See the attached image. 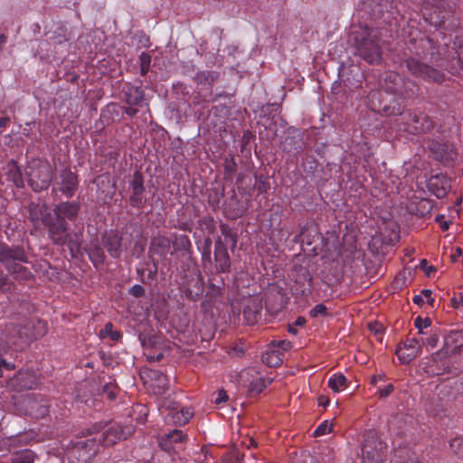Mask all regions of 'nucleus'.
Instances as JSON below:
<instances>
[{
	"label": "nucleus",
	"mask_w": 463,
	"mask_h": 463,
	"mask_svg": "<svg viewBox=\"0 0 463 463\" xmlns=\"http://www.w3.org/2000/svg\"><path fill=\"white\" fill-rule=\"evenodd\" d=\"M393 390H394V387L391 383L384 386L383 388H380L378 391L379 397L382 399L386 398L393 392Z\"/></svg>",
	"instance_id": "54"
},
{
	"label": "nucleus",
	"mask_w": 463,
	"mask_h": 463,
	"mask_svg": "<svg viewBox=\"0 0 463 463\" xmlns=\"http://www.w3.org/2000/svg\"><path fill=\"white\" fill-rule=\"evenodd\" d=\"M122 240V236L118 232L114 231H110L102 236L104 247L114 259H118L121 256L123 250Z\"/></svg>",
	"instance_id": "20"
},
{
	"label": "nucleus",
	"mask_w": 463,
	"mask_h": 463,
	"mask_svg": "<svg viewBox=\"0 0 463 463\" xmlns=\"http://www.w3.org/2000/svg\"><path fill=\"white\" fill-rule=\"evenodd\" d=\"M14 332H16V326L13 324H7L4 328L0 327V355L11 346L19 347L18 344H14L11 341Z\"/></svg>",
	"instance_id": "26"
},
{
	"label": "nucleus",
	"mask_w": 463,
	"mask_h": 463,
	"mask_svg": "<svg viewBox=\"0 0 463 463\" xmlns=\"http://www.w3.org/2000/svg\"><path fill=\"white\" fill-rule=\"evenodd\" d=\"M151 390L155 395L162 396L168 390L169 380L167 376L158 371L152 372Z\"/></svg>",
	"instance_id": "25"
},
{
	"label": "nucleus",
	"mask_w": 463,
	"mask_h": 463,
	"mask_svg": "<svg viewBox=\"0 0 463 463\" xmlns=\"http://www.w3.org/2000/svg\"><path fill=\"white\" fill-rule=\"evenodd\" d=\"M228 401V394L224 390H220L217 393L216 398L214 399V402L216 404H221Z\"/></svg>",
	"instance_id": "57"
},
{
	"label": "nucleus",
	"mask_w": 463,
	"mask_h": 463,
	"mask_svg": "<svg viewBox=\"0 0 463 463\" xmlns=\"http://www.w3.org/2000/svg\"><path fill=\"white\" fill-rule=\"evenodd\" d=\"M100 336H109L112 341L116 342L119 340L121 334L118 331L113 330V325L111 323H107L104 328L100 330Z\"/></svg>",
	"instance_id": "39"
},
{
	"label": "nucleus",
	"mask_w": 463,
	"mask_h": 463,
	"mask_svg": "<svg viewBox=\"0 0 463 463\" xmlns=\"http://www.w3.org/2000/svg\"><path fill=\"white\" fill-rule=\"evenodd\" d=\"M331 431H332V424L329 423L327 420H324L314 430L313 436L319 437V436L328 434Z\"/></svg>",
	"instance_id": "44"
},
{
	"label": "nucleus",
	"mask_w": 463,
	"mask_h": 463,
	"mask_svg": "<svg viewBox=\"0 0 463 463\" xmlns=\"http://www.w3.org/2000/svg\"><path fill=\"white\" fill-rule=\"evenodd\" d=\"M172 244L174 250L171 254L177 251H183L184 254L190 255L192 252V243L187 235L175 234Z\"/></svg>",
	"instance_id": "29"
},
{
	"label": "nucleus",
	"mask_w": 463,
	"mask_h": 463,
	"mask_svg": "<svg viewBox=\"0 0 463 463\" xmlns=\"http://www.w3.org/2000/svg\"><path fill=\"white\" fill-rule=\"evenodd\" d=\"M317 403H318V406L326 408L330 403V400L328 397H326L325 395H320L317 399Z\"/></svg>",
	"instance_id": "61"
},
{
	"label": "nucleus",
	"mask_w": 463,
	"mask_h": 463,
	"mask_svg": "<svg viewBox=\"0 0 463 463\" xmlns=\"http://www.w3.org/2000/svg\"><path fill=\"white\" fill-rule=\"evenodd\" d=\"M14 261L28 262L24 248L0 242V262L6 266L14 279L22 281H29L33 279V273L26 267Z\"/></svg>",
	"instance_id": "5"
},
{
	"label": "nucleus",
	"mask_w": 463,
	"mask_h": 463,
	"mask_svg": "<svg viewBox=\"0 0 463 463\" xmlns=\"http://www.w3.org/2000/svg\"><path fill=\"white\" fill-rule=\"evenodd\" d=\"M420 93L418 84L408 77L392 71H385L379 80V88L367 96L368 107L384 116L402 112L399 99H414Z\"/></svg>",
	"instance_id": "1"
},
{
	"label": "nucleus",
	"mask_w": 463,
	"mask_h": 463,
	"mask_svg": "<svg viewBox=\"0 0 463 463\" xmlns=\"http://www.w3.org/2000/svg\"><path fill=\"white\" fill-rule=\"evenodd\" d=\"M80 210V202L64 201L54 204L52 213H45L43 216V224L47 229L49 239L54 245H67L71 251L80 247L78 240L70 232L68 222L77 219Z\"/></svg>",
	"instance_id": "2"
},
{
	"label": "nucleus",
	"mask_w": 463,
	"mask_h": 463,
	"mask_svg": "<svg viewBox=\"0 0 463 463\" xmlns=\"http://www.w3.org/2000/svg\"><path fill=\"white\" fill-rule=\"evenodd\" d=\"M129 186L131 188V194L128 199L129 205L136 209H142L146 204V199L144 198L146 188L144 176L140 171L134 172Z\"/></svg>",
	"instance_id": "14"
},
{
	"label": "nucleus",
	"mask_w": 463,
	"mask_h": 463,
	"mask_svg": "<svg viewBox=\"0 0 463 463\" xmlns=\"http://www.w3.org/2000/svg\"><path fill=\"white\" fill-rule=\"evenodd\" d=\"M94 447L95 441L93 439H80L72 444L67 455L69 458H74L80 462L86 463L95 455Z\"/></svg>",
	"instance_id": "15"
},
{
	"label": "nucleus",
	"mask_w": 463,
	"mask_h": 463,
	"mask_svg": "<svg viewBox=\"0 0 463 463\" xmlns=\"http://www.w3.org/2000/svg\"><path fill=\"white\" fill-rule=\"evenodd\" d=\"M194 416V411L190 407H183L172 412H168L165 416V421L177 426H183L189 422Z\"/></svg>",
	"instance_id": "22"
},
{
	"label": "nucleus",
	"mask_w": 463,
	"mask_h": 463,
	"mask_svg": "<svg viewBox=\"0 0 463 463\" xmlns=\"http://www.w3.org/2000/svg\"><path fill=\"white\" fill-rule=\"evenodd\" d=\"M0 365L1 367H5L6 370H14L15 368L14 364L12 363L6 362L5 359H0Z\"/></svg>",
	"instance_id": "64"
},
{
	"label": "nucleus",
	"mask_w": 463,
	"mask_h": 463,
	"mask_svg": "<svg viewBox=\"0 0 463 463\" xmlns=\"http://www.w3.org/2000/svg\"><path fill=\"white\" fill-rule=\"evenodd\" d=\"M38 384V377L33 372L19 371L12 380V385L18 391L32 390Z\"/></svg>",
	"instance_id": "21"
},
{
	"label": "nucleus",
	"mask_w": 463,
	"mask_h": 463,
	"mask_svg": "<svg viewBox=\"0 0 463 463\" xmlns=\"http://www.w3.org/2000/svg\"><path fill=\"white\" fill-rule=\"evenodd\" d=\"M29 212V219L33 222H36L39 220L43 222V216H44L45 213H49L47 211V205L44 203L42 206L36 203L32 202L28 206Z\"/></svg>",
	"instance_id": "34"
},
{
	"label": "nucleus",
	"mask_w": 463,
	"mask_h": 463,
	"mask_svg": "<svg viewBox=\"0 0 463 463\" xmlns=\"http://www.w3.org/2000/svg\"><path fill=\"white\" fill-rule=\"evenodd\" d=\"M262 306L260 301L250 299L243 308V317L248 325H254L260 317Z\"/></svg>",
	"instance_id": "23"
},
{
	"label": "nucleus",
	"mask_w": 463,
	"mask_h": 463,
	"mask_svg": "<svg viewBox=\"0 0 463 463\" xmlns=\"http://www.w3.org/2000/svg\"><path fill=\"white\" fill-rule=\"evenodd\" d=\"M102 393L108 400L114 401L117 397L118 387L111 383H106L102 388Z\"/></svg>",
	"instance_id": "43"
},
{
	"label": "nucleus",
	"mask_w": 463,
	"mask_h": 463,
	"mask_svg": "<svg viewBox=\"0 0 463 463\" xmlns=\"http://www.w3.org/2000/svg\"><path fill=\"white\" fill-rule=\"evenodd\" d=\"M28 184L36 193L46 190L52 183L53 172L48 162H37L29 166Z\"/></svg>",
	"instance_id": "9"
},
{
	"label": "nucleus",
	"mask_w": 463,
	"mask_h": 463,
	"mask_svg": "<svg viewBox=\"0 0 463 463\" xmlns=\"http://www.w3.org/2000/svg\"><path fill=\"white\" fill-rule=\"evenodd\" d=\"M172 241L165 236L154 237L151 241L150 250L161 257L166 256L170 251Z\"/></svg>",
	"instance_id": "27"
},
{
	"label": "nucleus",
	"mask_w": 463,
	"mask_h": 463,
	"mask_svg": "<svg viewBox=\"0 0 463 463\" xmlns=\"http://www.w3.org/2000/svg\"><path fill=\"white\" fill-rule=\"evenodd\" d=\"M449 446L458 458H463V438H455L451 439Z\"/></svg>",
	"instance_id": "42"
},
{
	"label": "nucleus",
	"mask_w": 463,
	"mask_h": 463,
	"mask_svg": "<svg viewBox=\"0 0 463 463\" xmlns=\"http://www.w3.org/2000/svg\"><path fill=\"white\" fill-rule=\"evenodd\" d=\"M151 63V56L146 52L140 55V73L142 76L147 74Z\"/></svg>",
	"instance_id": "45"
},
{
	"label": "nucleus",
	"mask_w": 463,
	"mask_h": 463,
	"mask_svg": "<svg viewBox=\"0 0 463 463\" xmlns=\"http://www.w3.org/2000/svg\"><path fill=\"white\" fill-rule=\"evenodd\" d=\"M203 292V279L200 271L196 270L195 278H193L184 288V294L190 300H197Z\"/></svg>",
	"instance_id": "24"
},
{
	"label": "nucleus",
	"mask_w": 463,
	"mask_h": 463,
	"mask_svg": "<svg viewBox=\"0 0 463 463\" xmlns=\"http://www.w3.org/2000/svg\"><path fill=\"white\" fill-rule=\"evenodd\" d=\"M86 251L88 253L90 260L96 268H99V266L103 265L106 256L103 248L100 245H99L98 242L91 243L89 249H86Z\"/></svg>",
	"instance_id": "28"
},
{
	"label": "nucleus",
	"mask_w": 463,
	"mask_h": 463,
	"mask_svg": "<svg viewBox=\"0 0 463 463\" xmlns=\"http://www.w3.org/2000/svg\"><path fill=\"white\" fill-rule=\"evenodd\" d=\"M55 186L68 199L74 196L79 187L78 175L70 168L61 169L55 179Z\"/></svg>",
	"instance_id": "13"
},
{
	"label": "nucleus",
	"mask_w": 463,
	"mask_h": 463,
	"mask_svg": "<svg viewBox=\"0 0 463 463\" xmlns=\"http://www.w3.org/2000/svg\"><path fill=\"white\" fill-rule=\"evenodd\" d=\"M219 78V73L213 71H198L194 76V80L197 85L202 88H211L213 82Z\"/></svg>",
	"instance_id": "30"
},
{
	"label": "nucleus",
	"mask_w": 463,
	"mask_h": 463,
	"mask_svg": "<svg viewBox=\"0 0 463 463\" xmlns=\"http://www.w3.org/2000/svg\"><path fill=\"white\" fill-rule=\"evenodd\" d=\"M186 440V436L180 430H173L169 433L161 435L158 438V446L159 448L167 452H176L180 449Z\"/></svg>",
	"instance_id": "16"
},
{
	"label": "nucleus",
	"mask_w": 463,
	"mask_h": 463,
	"mask_svg": "<svg viewBox=\"0 0 463 463\" xmlns=\"http://www.w3.org/2000/svg\"><path fill=\"white\" fill-rule=\"evenodd\" d=\"M223 168H224V178L225 179H232L233 175L237 170V164L235 162L234 156H230L225 157L224 163H223Z\"/></svg>",
	"instance_id": "37"
},
{
	"label": "nucleus",
	"mask_w": 463,
	"mask_h": 463,
	"mask_svg": "<svg viewBox=\"0 0 463 463\" xmlns=\"http://www.w3.org/2000/svg\"><path fill=\"white\" fill-rule=\"evenodd\" d=\"M328 315L327 307L324 304H317L309 311L311 317H326Z\"/></svg>",
	"instance_id": "47"
},
{
	"label": "nucleus",
	"mask_w": 463,
	"mask_h": 463,
	"mask_svg": "<svg viewBox=\"0 0 463 463\" xmlns=\"http://www.w3.org/2000/svg\"><path fill=\"white\" fill-rule=\"evenodd\" d=\"M269 189V184L266 180H260L257 184V191L259 194H264Z\"/></svg>",
	"instance_id": "58"
},
{
	"label": "nucleus",
	"mask_w": 463,
	"mask_h": 463,
	"mask_svg": "<svg viewBox=\"0 0 463 463\" xmlns=\"http://www.w3.org/2000/svg\"><path fill=\"white\" fill-rule=\"evenodd\" d=\"M129 294L135 298H141L145 295V288L141 285L136 284L130 288Z\"/></svg>",
	"instance_id": "51"
},
{
	"label": "nucleus",
	"mask_w": 463,
	"mask_h": 463,
	"mask_svg": "<svg viewBox=\"0 0 463 463\" xmlns=\"http://www.w3.org/2000/svg\"><path fill=\"white\" fill-rule=\"evenodd\" d=\"M420 268L426 271V274L430 277L431 271H436V269L433 266H428V261L426 260H422L420 261Z\"/></svg>",
	"instance_id": "60"
},
{
	"label": "nucleus",
	"mask_w": 463,
	"mask_h": 463,
	"mask_svg": "<svg viewBox=\"0 0 463 463\" xmlns=\"http://www.w3.org/2000/svg\"><path fill=\"white\" fill-rule=\"evenodd\" d=\"M451 259L454 262H458L463 267V250H461V248L457 247L456 249H454L451 254Z\"/></svg>",
	"instance_id": "53"
},
{
	"label": "nucleus",
	"mask_w": 463,
	"mask_h": 463,
	"mask_svg": "<svg viewBox=\"0 0 463 463\" xmlns=\"http://www.w3.org/2000/svg\"><path fill=\"white\" fill-rule=\"evenodd\" d=\"M271 383L270 380H266L264 378H258L253 380L249 386V391L255 394H260L263 390L267 388V386Z\"/></svg>",
	"instance_id": "38"
},
{
	"label": "nucleus",
	"mask_w": 463,
	"mask_h": 463,
	"mask_svg": "<svg viewBox=\"0 0 463 463\" xmlns=\"http://www.w3.org/2000/svg\"><path fill=\"white\" fill-rule=\"evenodd\" d=\"M14 182L17 187H22L24 185V181L20 172L14 175Z\"/></svg>",
	"instance_id": "62"
},
{
	"label": "nucleus",
	"mask_w": 463,
	"mask_h": 463,
	"mask_svg": "<svg viewBox=\"0 0 463 463\" xmlns=\"http://www.w3.org/2000/svg\"><path fill=\"white\" fill-rule=\"evenodd\" d=\"M200 224L204 226L208 232L213 233L215 230V222L211 216H203L200 220Z\"/></svg>",
	"instance_id": "48"
},
{
	"label": "nucleus",
	"mask_w": 463,
	"mask_h": 463,
	"mask_svg": "<svg viewBox=\"0 0 463 463\" xmlns=\"http://www.w3.org/2000/svg\"><path fill=\"white\" fill-rule=\"evenodd\" d=\"M386 449V444L375 431H366L361 448L362 463H380Z\"/></svg>",
	"instance_id": "6"
},
{
	"label": "nucleus",
	"mask_w": 463,
	"mask_h": 463,
	"mask_svg": "<svg viewBox=\"0 0 463 463\" xmlns=\"http://www.w3.org/2000/svg\"><path fill=\"white\" fill-rule=\"evenodd\" d=\"M357 54L366 62L373 64L382 61V47L380 33L376 29L361 28L354 35Z\"/></svg>",
	"instance_id": "3"
},
{
	"label": "nucleus",
	"mask_w": 463,
	"mask_h": 463,
	"mask_svg": "<svg viewBox=\"0 0 463 463\" xmlns=\"http://www.w3.org/2000/svg\"><path fill=\"white\" fill-rule=\"evenodd\" d=\"M122 93L125 102L129 106L147 107L149 100L146 99L142 85L126 83L123 86Z\"/></svg>",
	"instance_id": "17"
},
{
	"label": "nucleus",
	"mask_w": 463,
	"mask_h": 463,
	"mask_svg": "<svg viewBox=\"0 0 463 463\" xmlns=\"http://www.w3.org/2000/svg\"><path fill=\"white\" fill-rule=\"evenodd\" d=\"M405 65L413 76L422 79L428 82H442L444 80V74L441 71L421 62L416 58L410 57L406 59Z\"/></svg>",
	"instance_id": "10"
},
{
	"label": "nucleus",
	"mask_w": 463,
	"mask_h": 463,
	"mask_svg": "<svg viewBox=\"0 0 463 463\" xmlns=\"http://www.w3.org/2000/svg\"><path fill=\"white\" fill-rule=\"evenodd\" d=\"M439 339V335L437 333H433L429 337H427L426 340H424V345L430 348H434L437 346Z\"/></svg>",
	"instance_id": "52"
},
{
	"label": "nucleus",
	"mask_w": 463,
	"mask_h": 463,
	"mask_svg": "<svg viewBox=\"0 0 463 463\" xmlns=\"http://www.w3.org/2000/svg\"><path fill=\"white\" fill-rule=\"evenodd\" d=\"M36 456L30 449H24L14 453L11 463H33Z\"/></svg>",
	"instance_id": "35"
},
{
	"label": "nucleus",
	"mask_w": 463,
	"mask_h": 463,
	"mask_svg": "<svg viewBox=\"0 0 463 463\" xmlns=\"http://www.w3.org/2000/svg\"><path fill=\"white\" fill-rule=\"evenodd\" d=\"M429 192L438 199L447 196L450 187L449 179L443 175H431L427 183Z\"/></svg>",
	"instance_id": "19"
},
{
	"label": "nucleus",
	"mask_w": 463,
	"mask_h": 463,
	"mask_svg": "<svg viewBox=\"0 0 463 463\" xmlns=\"http://www.w3.org/2000/svg\"><path fill=\"white\" fill-rule=\"evenodd\" d=\"M424 298L427 299L428 304H433L434 298L431 297V291L430 289H423L420 295H415L412 298V302L420 306L424 303Z\"/></svg>",
	"instance_id": "40"
},
{
	"label": "nucleus",
	"mask_w": 463,
	"mask_h": 463,
	"mask_svg": "<svg viewBox=\"0 0 463 463\" xmlns=\"http://www.w3.org/2000/svg\"><path fill=\"white\" fill-rule=\"evenodd\" d=\"M423 345V338H407L397 345L395 354L402 364H409L420 354Z\"/></svg>",
	"instance_id": "12"
},
{
	"label": "nucleus",
	"mask_w": 463,
	"mask_h": 463,
	"mask_svg": "<svg viewBox=\"0 0 463 463\" xmlns=\"http://www.w3.org/2000/svg\"><path fill=\"white\" fill-rule=\"evenodd\" d=\"M461 348H463V330L450 331L444 338L443 347L431 354L433 364L430 366L429 372L436 375L449 373L447 358L458 353Z\"/></svg>",
	"instance_id": "4"
},
{
	"label": "nucleus",
	"mask_w": 463,
	"mask_h": 463,
	"mask_svg": "<svg viewBox=\"0 0 463 463\" xmlns=\"http://www.w3.org/2000/svg\"><path fill=\"white\" fill-rule=\"evenodd\" d=\"M222 241L226 245V248L230 247L232 251L234 250L237 245V234L234 232L228 224L222 223L220 225Z\"/></svg>",
	"instance_id": "32"
},
{
	"label": "nucleus",
	"mask_w": 463,
	"mask_h": 463,
	"mask_svg": "<svg viewBox=\"0 0 463 463\" xmlns=\"http://www.w3.org/2000/svg\"><path fill=\"white\" fill-rule=\"evenodd\" d=\"M435 222L439 223L440 229L442 231H448L450 224H451V222L450 221H446L445 220V215L444 214H438L436 215L435 217Z\"/></svg>",
	"instance_id": "49"
},
{
	"label": "nucleus",
	"mask_w": 463,
	"mask_h": 463,
	"mask_svg": "<svg viewBox=\"0 0 463 463\" xmlns=\"http://www.w3.org/2000/svg\"><path fill=\"white\" fill-rule=\"evenodd\" d=\"M284 358V353L279 350L269 348L262 355V362L269 367L279 366Z\"/></svg>",
	"instance_id": "31"
},
{
	"label": "nucleus",
	"mask_w": 463,
	"mask_h": 463,
	"mask_svg": "<svg viewBox=\"0 0 463 463\" xmlns=\"http://www.w3.org/2000/svg\"><path fill=\"white\" fill-rule=\"evenodd\" d=\"M27 326H33V331L22 332L21 329L16 328V332H14V335L11 336L12 343L18 344L20 348L24 345H28L33 340L45 335L48 331L47 323L41 319L30 318V321H27Z\"/></svg>",
	"instance_id": "11"
},
{
	"label": "nucleus",
	"mask_w": 463,
	"mask_h": 463,
	"mask_svg": "<svg viewBox=\"0 0 463 463\" xmlns=\"http://www.w3.org/2000/svg\"><path fill=\"white\" fill-rule=\"evenodd\" d=\"M395 116L401 117L402 123H404V131L411 134L426 133L434 128V122L430 117L416 110H404L402 105V112Z\"/></svg>",
	"instance_id": "7"
},
{
	"label": "nucleus",
	"mask_w": 463,
	"mask_h": 463,
	"mask_svg": "<svg viewBox=\"0 0 463 463\" xmlns=\"http://www.w3.org/2000/svg\"><path fill=\"white\" fill-rule=\"evenodd\" d=\"M430 150L437 154V157H442V153L445 151L444 145L438 142L432 143L430 146Z\"/></svg>",
	"instance_id": "56"
},
{
	"label": "nucleus",
	"mask_w": 463,
	"mask_h": 463,
	"mask_svg": "<svg viewBox=\"0 0 463 463\" xmlns=\"http://www.w3.org/2000/svg\"><path fill=\"white\" fill-rule=\"evenodd\" d=\"M292 347V344L288 340H272L269 344V348L281 351H288Z\"/></svg>",
	"instance_id": "41"
},
{
	"label": "nucleus",
	"mask_w": 463,
	"mask_h": 463,
	"mask_svg": "<svg viewBox=\"0 0 463 463\" xmlns=\"http://www.w3.org/2000/svg\"><path fill=\"white\" fill-rule=\"evenodd\" d=\"M27 321H30V319L28 318H25L22 324H19V325H16V324H14L12 323L14 326L17 327V329H21L22 332H24V331H33V326H27Z\"/></svg>",
	"instance_id": "59"
},
{
	"label": "nucleus",
	"mask_w": 463,
	"mask_h": 463,
	"mask_svg": "<svg viewBox=\"0 0 463 463\" xmlns=\"http://www.w3.org/2000/svg\"><path fill=\"white\" fill-rule=\"evenodd\" d=\"M137 106H129L125 109V113L129 117H134L137 113Z\"/></svg>",
	"instance_id": "63"
},
{
	"label": "nucleus",
	"mask_w": 463,
	"mask_h": 463,
	"mask_svg": "<svg viewBox=\"0 0 463 463\" xmlns=\"http://www.w3.org/2000/svg\"><path fill=\"white\" fill-rule=\"evenodd\" d=\"M158 408L160 411L166 410L169 411V412H172L174 411H176L179 409L178 402L173 399L171 396H160L157 399Z\"/></svg>",
	"instance_id": "36"
},
{
	"label": "nucleus",
	"mask_w": 463,
	"mask_h": 463,
	"mask_svg": "<svg viewBox=\"0 0 463 463\" xmlns=\"http://www.w3.org/2000/svg\"><path fill=\"white\" fill-rule=\"evenodd\" d=\"M327 386L334 392H340L347 388V379L343 373H334L329 377Z\"/></svg>",
	"instance_id": "33"
},
{
	"label": "nucleus",
	"mask_w": 463,
	"mask_h": 463,
	"mask_svg": "<svg viewBox=\"0 0 463 463\" xmlns=\"http://www.w3.org/2000/svg\"><path fill=\"white\" fill-rule=\"evenodd\" d=\"M392 3L389 4L388 0H380L379 1V9L377 11L378 13H383L384 11L392 13Z\"/></svg>",
	"instance_id": "55"
},
{
	"label": "nucleus",
	"mask_w": 463,
	"mask_h": 463,
	"mask_svg": "<svg viewBox=\"0 0 463 463\" xmlns=\"http://www.w3.org/2000/svg\"><path fill=\"white\" fill-rule=\"evenodd\" d=\"M431 325V320L429 317L422 318L417 317L414 320V326L418 329L419 334H423V329L428 328Z\"/></svg>",
	"instance_id": "46"
},
{
	"label": "nucleus",
	"mask_w": 463,
	"mask_h": 463,
	"mask_svg": "<svg viewBox=\"0 0 463 463\" xmlns=\"http://www.w3.org/2000/svg\"><path fill=\"white\" fill-rule=\"evenodd\" d=\"M99 431H102L99 442L104 447H109L119 440L126 439L131 434V428H124L117 422L100 421L96 422L91 428V432Z\"/></svg>",
	"instance_id": "8"
},
{
	"label": "nucleus",
	"mask_w": 463,
	"mask_h": 463,
	"mask_svg": "<svg viewBox=\"0 0 463 463\" xmlns=\"http://www.w3.org/2000/svg\"><path fill=\"white\" fill-rule=\"evenodd\" d=\"M450 302L451 306L456 309L459 308L460 307H463V293H455L452 298L450 299Z\"/></svg>",
	"instance_id": "50"
},
{
	"label": "nucleus",
	"mask_w": 463,
	"mask_h": 463,
	"mask_svg": "<svg viewBox=\"0 0 463 463\" xmlns=\"http://www.w3.org/2000/svg\"><path fill=\"white\" fill-rule=\"evenodd\" d=\"M215 267L219 272H229L231 269V259L226 245L222 237H218L214 245Z\"/></svg>",
	"instance_id": "18"
}]
</instances>
